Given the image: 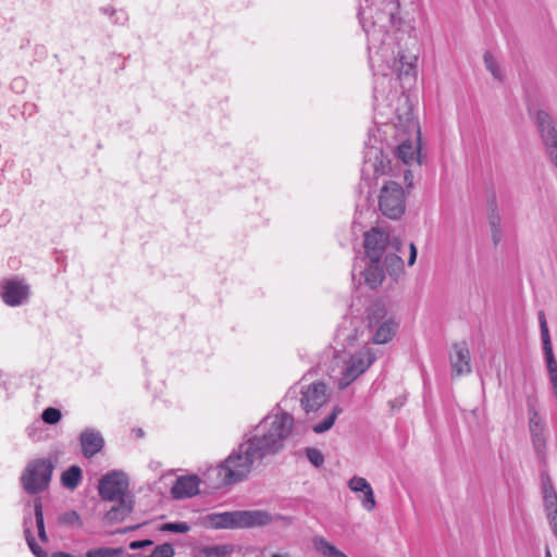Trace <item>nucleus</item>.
Segmentation results:
<instances>
[{
	"label": "nucleus",
	"mask_w": 557,
	"mask_h": 557,
	"mask_svg": "<svg viewBox=\"0 0 557 557\" xmlns=\"http://www.w3.org/2000/svg\"><path fill=\"white\" fill-rule=\"evenodd\" d=\"M124 553L122 547H101L89 549L86 552V557H117Z\"/></svg>",
	"instance_id": "473e14b6"
},
{
	"label": "nucleus",
	"mask_w": 557,
	"mask_h": 557,
	"mask_svg": "<svg viewBox=\"0 0 557 557\" xmlns=\"http://www.w3.org/2000/svg\"><path fill=\"white\" fill-rule=\"evenodd\" d=\"M28 437H30L34 441H37L40 436L37 435V433H40L39 426L36 424H33L26 429Z\"/></svg>",
	"instance_id": "c03bdc74"
},
{
	"label": "nucleus",
	"mask_w": 557,
	"mask_h": 557,
	"mask_svg": "<svg viewBox=\"0 0 557 557\" xmlns=\"http://www.w3.org/2000/svg\"><path fill=\"white\" fill-rule=\"evenodd\" d=\"M483 58H484V64H485L486 69L491 72V74L496 79L502 81L503 77H502L500 69H499V66L497 64V61L492 55V53L491 52H485Z\"/></svg>",
	"instance_id": "e433bc0d"
},
{
	"label": "nucleus",
	"mask_w": 557,
	"mask_h": 557,
	"mask_svg": "<svg viewBox=\"0 0 557 557\" xmlns=\"http://www.w3.org/2000/svg\"><path fill=\"white\" fill-rule=\"evenodd\" d=\"M135 500L134 496L122 497L117 504L112 506L103 516L106 524H115L124 521L134 510Z\"/></svg>",
	"instance_id": "a211bd4d"
},
{
	"label": "nucleus",
	"mask_w": 557,
	"mask_h": 557,
	"mask_svg": "<svg viewBox=\"0 0 557 557\" xmlns=\"http://www.w3.org/2000/svg\"><path fill=\"white\" fill-rule=\"evenodd\" d=\"M545 557H552L550 550L548 547L545 549Z\"/></svg>",
	"instance_id": "09e8293b"
},
{
	"label": "nucleus",
	"mask_w": 557,
	"mask_h": 557,
	"mask_svg": "<svg viewBox=\"0 0 557 557\" xmlns=\"http://www.w3.org/2000/svg\"><path fill=\"white\" fill-rule=\"evenodd\" d=\"M342 413V408L335 406L331 413H329L321 422L312 426V431L317 434L329 431L335 423L337 416Z\"/></svg>",
	"instance_id": "2f4dec72"
},
{
	"label": "nucleus",
	"mask_w": 557,
	"mask_h": 557,
	"mask_svg": "<svg viewBox=\"0 0 557 557\" xmlns=\"http://www.w3.org/2000/svg\"><path fill=\"white\" fill-rule=\"evenodd\" d=\"M24 535H25V539H26V542L32 550V553L36 556V557H48V554L47 552H45L36 542L33 533H32V524H33V519L30 517V513H28L27 516L24 517Z\"/></svg>",
	"instance_id": "bb28decb"
},
{
	"label": "nucleus",
	"mask_w": 557,
	"mask_h": 557,
	"mask_svg": "<svg viewBox=\"0 0 557 557\" xmlns=\"http://www.w3.org/2000/svg\"><path fill=\"white\" fill-rule=\"evenodd\" d=\"M59 523L65 527H77L81 528L83 525V522L81 520L79 515L75 510H69L66 512H63L59 517Z\"/></svg>",
	"instance_id": "72a5a7b5"
},
{
	"label": "nucleus",
	"mask_w": 557,
	"mask_h": 557,
	"mask_svg": "<svg viewBox=\"0 0 557 557\" xmlns=\"http://www.w3.org/2000/svg\"><path fill=\"white\" fill-rule=\"evenodd\" d=\"M399 250L388 249L382 258V267L391 276H397L404 268L403 259L397 255Z\"/></svg>",
	"instance_id": "b1692460"
},
{
	"label": "nucleus",
	"mask_w": 557,
	"mask_h": 557,
	"mask_svg": "<svg viewBox=\"0 0 557 557\" xmlns=\"http://www.w3.org/2000/svg\"><path fill=\"white\" fill-rule=\"evenodd\" d=\"M137 528H138V525H135V527H127V528H124V529L117 530V531H116V533H121V534H123V533H126V532H128V531L135 530V529H137Z\"/></svg>",
	"instance_id": "de8ad7c7"
},
{
	"label": "nucleus",
	"mask_w": 557,
	"mask_h": 557,
	"mask_svg": "<svg viewBox=\"0 0 557 557\" xmlns=\"http://www.w3.org/2000/svg\"><path fill=\"white\" fill-rule=\"evenodd\" d=\"M352 281L357 280L359 276V282L363 278L364 284L369 286L371 289H375L384 278V269L382 267V262H371L362 269L360 267L359 271L357 265L355 264L351 271Z\"/></svg>",
	"instance_id": "2eb2a0df"
},
{
	"label": "nucleus",
	"mask_w": 557,
	"mask_h": 557,
	"mask_svg": "<svg viewBox=\"0 0 557 557\" xmlns=\"http://www.w3.org/2000/svg\"><path fill=\"white\" fill-rule=\"evenodd\" d=\"M348 487L355 493H362L371 485L364 478L355 475L348 481Z\"/></svg>",
	"instance_id": "4c0bfd02"
},
{
	"label": "nucleus",
	"mask_w": 557,
	"mask_h": 557,
	"mask_svg": "<svg viewBox=\"0 0 557 557\" xmlns=\"http://www.w3.org/2000/svg\"><path fill=\"white\" fill-rule=\"evenodd\" d=\"M261 462L262 458L245 440L210 472L215 473L219 485H231L246 480L252 469Z\"/></svg>",
	"instance_id": "20e7f679"
},
{
	"label": "nucleus",
	"mask_w": 557,
	"mask_h": 557,
	"mask_svg": "<svg viewBox=\"0 0 557 557\" xmlns=\"http://www.w3.org/2000/svg\"><path fill=\"white\" fill-rule=\"evenodd\" d=\"M98 493L101 499L114 502L122 497L133 496L128 493V480L122 471H110L98 483Z\"/></svg>",
	"instance_id": "1a4fd4ad"
},
{
	"label": "nucleus",
	"mask_w": 557,
	"mask_h": 557,
	"mask_svg": "<svg viewBox=\"0 0 557 557\" xmlns=\"http://www.w3.org/2000/svg\"><path fill=\"white\" fill-rule=\"evenodd\" d=\"M53 557H75L69 553H64V552H57L53 554Z\"/></svg>",
	"instance_id": "49530a36"
},
{
	"label": "nucleus",
	"mask_w": 557,
	"mask_h": 557,
	"mask_svg": "<svg viewBox=\"0 0 557 557\" xmlns=\"http://www.w3.org/2000/svg\"><path fill=\"white\" fill-rule=\"evenodd\" d=\"M35 522L38 530V536L41 542H48V536L45 529L44 509L40 498H35L33 502Z\"/></svg>",
	"instance_id": "c756f323"
},
{
	"label": "nucleus",
	"mask_w": 557,
	"mask_h": 557,
	"mask_svg": "<svg viewBox=\"0 0 557 557\" xmlns=\"http://www.w3.org/2000/svg\"><path fill=\"white\" fill-rule=\"evenodd\" d=\"M375 355L370 347L363 346L354 351H336L335 362L337 369H333L334 380L338 389H345L363 374L374 362Z\"/></svg>",
	"instance_id": "39448f33"
},
{
	"label": "nucleus",
	"mask_w": 557,
	"mask_h": 557,
	"mask_svg": "<svg viewBox=\"0 0 557 557\" xmlns=\"http://www.w3.org/2000/svg\"><path fill=\"white\" fill-rule=\"evenodd\" d=\"M398 323L394 318L369 329L372 332V341L374 344H386L396 334Z\"/></svg>",
	"instance_id": "aec40b11"
},
{
	"label": "nucleus",
	"mask_w": 557,
	"mask_h": 557,
	"mask_svg": "<svg viewBox=\"0 0 557 557\" xmlns=\"http://www.w3.org/2000/svg\"><path fill=\"white\" fill-rule=\"evenodd\" d=\"M380 153H381V150L379 148H374V147L370 148L369 151L366 153L364 164H366V166L370 165L373 169L375 174L381 173V170L379 169L375 161L374 162L371 161V156H373L375 159H377V156Z\"/></svg>",
	"instance_id": "79ce46f5"
},
{
	"label": "nucleus",
	"mask_w": 557,
	"mask_h": 557,
	"mask_svg": "<svg viewBox=\"0 0 557 557\" xmlns=\"http://www.w3.org/2000/svg\"><path fill=\"white\" fill-rule=\"evenodd\" d=\"M394 318L386 309L382 301H374L367 309L368 327L373 329L375 325Z\"/></svg>",
	"instance_id": "4be33fe9"
},
{
	"label": "nucleus",
	"mask_w": 557,
	"mask_h": 557,
	"mask_svg": "<svg viewBox=\"0 0 557 557\" xmlns=\"http://www.w3.org/2000/svg\"><path fill=\"white\" fill-rule=\"evenodd\" d=\"M500 215L497 210L495 197L490 203L488 222L491 226L492 238L495 245L502 239Z\"/></svg>",
	"instance_id": "393cba45"
},
{
	"label": "nucleus",
	"mask_w": 557,
	"mask_h": 557,
	"mask_svg": "<svg viewBox=\"0 0 557 557\" xmlns=\"http://www.w3.org/2000/svg\"><path fill=\"white\" fill-rule=\"evenodd\" d=\"M62 418L60 409L54 407L46 408L41 413V419L45 423L53 425L57 424Z\"/></svg>",
	"instance_id": "c9c22d12"
},
{
	"label": "nucleus",
	"mask_w": 557,
	"mask_h": 557,
	"mask_svg": "<svg viewBox=\"0 0 557 557\" xmlns=\"http://www.w3.org/2000/svg\"><path fill=\"white\" fill-rule=\"evenodd\" d=\"M83 471L78 466H71L61 474V483L64 487L73 491L81 483Z\"/></svg>",
	"instance_id": "cd10ccee"
},
{
	"label": "nucleus",
	"mask_w": 557,
	"mask_h": 557,
	"mask_svg": "<svg viewBox=\"0 0 557 557\" xmlns=\"http://www.w3.org/2000/svg\"><path fill=\"white\" fill-rule=\"evenodd\" d=\"M190 530V525L187 522H166L161 524L160 531L171 533H186Z\"/></svg>",
	"instance_id": "f704fd0d"
},
{
	"label": "nucleus",
	"mask_w": 557,
	"mask_h": 557,
	"mask_svg": "<svg viewBox=\"0 0 557 557\" xmlns=\"http://www.w3.org/2000/svg\"><path fill=\"white\" fill-rule=\"evenodd\" d=\"M398 62L396 67H386L382 71H373V108L376 123L392 124L395 129V138L399 143L396 156L405 164L416 160L419 153L420 126L414 119L409 99L404 91H399L398 83L414 79L417 61L412 62V71L407 75L400 74Z\"/></svg>",
	"instance_id": "f03ea898"
},
{
	"label": "nucleus",
	"mask_w": 557,
	"mask_h": 557,
	"mask_svg": "<svg viewBox=\"0 0 557 557\" xmlns=\"http://www.w3.org/2000/svg\"><path fill=\"white\" fill-rule=\"evenodd\" d=\"M305 454H306V457L308 458V460L315 468H320L324 463V456L318 448H314V447L306 448Z\"/></svg>",
	"instance_id": "58836bf2"
},
{
	"label": "nucleus",
	"mask_w": 557,
	"mask_h": 557,
	"mask_svg": "<svg viewBox=\"0 0 557 557\" xmlns=\"http://www.w3.org/2000/svg\"><path fill=\"white\" fill-rule=\"evenodd\" d=\"M209 523L214 529H238L237 511H225L208 516Z\"/></svg>",
	"instance_id": "5701e85b"
},
{
	"label": "nucleus",
	"mask_w": 557,
	"mask_h": 557,
	"mask_svg": "<svg viewBox=\"0 0 557 557\" xmlns=\"http://www.w3.org/2000/svg\"><path fill=\"white\" fill-rule=\"evenodd\" d=\"M235 546L232 544L210 545L202 548L206 557H232Z\"/></svg>",
	"instance_id": "7c9ffc66"
},
{
	"label": "nucleus",
	"mask_w": 557,
	"mask_h": 557,
	"mask_svg": "<svg viewBox=\"0 0 557 557\" xmlns=\"http://www.w3.org/2000/svg\"><path fill=\"white\" fill-rule=\"evenodd\" d=\"M126 557H144L141 554H131V555H127Z\"/></svg>",
	"instance_id": "8fccbe9b"
},
{
	"label": "nucleus",
	"mask_w": 557,
	"mask_h": 557,
	"mask_svg": "<svg viewBox=\"0 0 557 557\" xmlns=\"http://www.w3.org/2000/svg\"><path fill=\"white\" fill-rule=\"evenodd\" d=\"M54 466L49 458H37L28 461L20 481L23 490L29 495H37L49 487Z\"/></svg>",
	"instance_id": "423d86ee"
},
{
	"label": "nucleus",
	"mask_w": 557,
	"mask_h": 557,
	"mask_svg": "<svg viewBox=\"0 0 557 557\" xmlns=\"http://www.w3.org/2000/svg\"><path fill=\"white\" fill-rule=\"evenodd\" d=\"M541 485L545 511L548 512L557 510V493L553 486L548 473L542 472Z\"/></svg>",
	"instance_id": "412c9836"
},
{
	"label": "nucleus",
	"mask_w": 557,
	"mask_h": 557,
	"mask_svg": "<svg viewBox=\"0 0 557 557\" xmlns=\"http://www.w3.org/2000/svg\"><path fill=\"white\" fill-rule=\"evenodd\" d=\"M313 547L322 557H348L323 536H315L313 539Z\"/></svg>",
	"instance_id": "a878e982"
},
{
	"label": "nucleus",
	"mask_w": 557,
	"mask_h": 557,
	"mask_svg": "<svg viewBox=\"0 0 557 557\" xmlns=\"http://www.w3.org/2000/svg\"><path fill=\"white\" fill-rule=\"evenodd\" d=\"M362 494L363 495L360 498L362 507L368 511H372L375 507V497L372 487L367 488Z\"/></svg>",
	"instance_id": "a19ab883"
},
{
	"label": "nucleus",
	"mask_w": 557,
	"mask_h": 557,
	"mask_svg": "<svg viewBox=\"0 0 557 557\" xmlns=\"http://www.w3.org/2000/svg\"><path fill=\"white\" fill-rule=\"evenodd\" d=\"M271 557H288L287 555H282V554H272Z\"/></svg>",
	"instance_id": "3c124183"
},
{
	"label": "nucleus",
	"mask_w": 557,
	"mask_h": 557,
	"mask_svg": "<svg viewBox=\"0 0 557 557\" xmlns=\"http://www.w3.org/2000/svg\"><path fill=\"white\" fill-rule=\"evenodd\" d=\"M379 208L383 215L397 220L406 210V197L403 186L394 181L386 182L379 196Z\"/></svg>",
	"instance_id": "0eeeda50"
},
{
	"label": "nucleus",
	"mask_w": 557,
	"mask_h": 557,
	"mask_svg": "<svg viewBox=\"0 0 557 557\" xmlns=\"http://www.w3.org/2000/svg\"><path fill=\"white\" fill-rule=\"evenodd\" d=\"M200 479L198 475H183L175 480L171 487L174 499H184L196 496L199 493Z\"/></svg>",
	"instance_id": "dca6fc26"
},
{
	"label": "nucleus",
	"mask_w": 557,
	"mask_h": 557,
	"mask_svg": "<svg viewBox=\"0 0 557 557\" xmlns=\"http://www.w3.org/2000/svg\"><path fill=\"white\" fill-rule=\"evenodd\" d=\"M293 426L294 417L282 411L263 418L246 441L263 460L284 448V442L292 433Z\"/></svg>",
	"instance_id": "7ed1b4c3"
},
{
	"label": "nucleus",
	"mask_w": 557,
	"mask_h": 557,
	"mask_svg": "<svg viewBox=\"0 0 557 557\" xmlns=\"http://www.w3.org/2000/svg\"><path fill=\"white\" fill-rule=\"evenodd\" d=\"M401 242L398 237L379 228H372L364 234V251L369 261L382 262L383 255L388 250H400Z\"/></svg>",
	"instance_id": "6e6552de"
},
{
	"label": "nucleus",
	"mask_w": 557,
	"mask_h": 557,
	"mask_svg": "<svg viewBox=\"0 0 557 557\" xmlns=\"http://www.w3.org/2000/svg\"><path fill=\"white\" fill-rule=\"evenodd\" d=\"M417 248L413 243L410 244V255L408 259V265H413L417 260Z\"/></svg>",
	"instance_id": "a18cd8bd"
},
{
	"label": "nucleus",
	"mask_w": 557,
	"mask_h": 557,
	"mask_svg": "<svg viewBox=\"0 0 557 557\" xmlns=\"http://www.w3.org/2000/svg\"><path fill=\"white\" fill-rule=\"evenodd\" d=\"M153 542L151 540H138V541H132L128 545V547L133 550L141 549L148 546H151Z\"/></svg>",
	"instance_id": "37998d69"
},
{
	"label": "nucleus",
	"mask_w": 557,
	"mask_h": 557,
	"mask_svg": "<svg viewBox=\"0 0 557 557\" xmlns=\"http://www.w3.org/2000/svg\"><path fill=\"white\" fill-rule=\"evenodd\" d=\"M300 404L306 413L320 409L329 399L326 385L322 382H314L301 392Z\"/></svg>",
	"instance_id": "f8f14e48"
},
{
	"label": "nucleus",
	"mask_w": 557,
	"mask_h": 557,
	"mask_svg": "<svg viewBox=\"0 0 557 557\" xmlns=\"http://www.w3.org/2000/svg\"><path fill=\"white\" fill-rule=\"evenodd\" d=\"M99 11L107 15L114 25H125L128 21V14L124 9H117L109 4L101 7Z\"/></svg>",
	"instance_id": "c85d7f7f"
},
{
	"label": "nucleus",
	"mask_w": 557,
	"mask_h": 557,
	"mask_svg": "<svg viewBox=\"0 0 557 557\" xmlns=\"http://www.w3.org/2000/svg\"><path fill=\"white\" fill-rule=\"evenodd\" d=\"M529 429L533 448L537 457L544 459L546 449L545 424L542 422L534 406H529Z\"/></svg>",
	"instance_id": "ddd939ff"
},
{
	"label": "nucleus",
	"mask_w": 557,
	"mask_h": 557,
	"mask_svg": "<svg viewBox=\"0 0 557 557\" xmlns=\"http://www.w3.org/2000/svg\"><path fill=\"white\" fill-rule=\"evenodd\" d=\"M29 288L18 281H7L2 288V299L11 307L21 306L28 297Z\"/></svg>",
	"instance_id": "f3484780"
},
{
	"label": "nucleus",
	"mask_w": 557,
	"mask_h": 557,
	"mask_svg": "<svg viewBox=\"0 0 557 557\" xmlns=\"http://www.w3.org/2000/svg\"><path fill=\"white\" fill-rule=\"evenodd\" d=\"M455 354L451 356V370L456 375L471 372L470 352L465 344L454 345Z\"/></svg>",
	"instance_id": "6ab92c4d"
},
{
	"label": "nucleus",
	"mask_w": 557,
	"mask_h": 557,
	"mask_svg": "<svg viewBox=\"0 0 557 557\" xmlns=\"http://www.w3.org/2000/svg\"><path fill=\"white\" fill-rule=\"evenodd\" d=\"M539 322L546 368L552 384L553 394L557 398V361L554 356L549 330L543 311L539 312Z\"/></svg>",
	"instance_id": "9d476101"
},
{
	"label": "nucleus",
	"mask_w": 557,
	"mask_h": 557,
	"mask_svg": "<svg viewBox=\"0 0 557 557\" xmlns=\"http://www.w3.org/2000/svg\"><path fill=\"white\" fill-rule=\"evenodd\" d=\"M237 528L248 529L256 527H265L274 521L286 520L282 515H272L262 509L236 510Z\"/></svg>",
	"instance_id": "9b49d317"
},
{
	"label": "nucleus",
	"mask_w": 557,
	"mask_h": 557,
	"mask_svg": "<svg viewBox=\"0 0 557 557\" xmlns=\"http://www.w3.org/2000/svg\"><path fill=\"white\" fill-rule=\"evenodd\" d=\"M149 557H174V548L169 543L158 545L153 548Z\"/></svg>",
	"instance_id": "ea45409f"
},
{
	"label": "nucleus",
	"mask_w": 557,
	"mask_h": 557,
	"mask_svg": "<svg viewBox=\"0 0 557 557\" xmlns=\"http://www.w3.org/2000/svg\"><path fill=\"white\" fill-rule=\"evenodd\" d=\"M78 441L82 455L87 459L96 456L104 447V438L102 434L92 428H86L84 431H82Z\"/></svg>",
	"instance_id": "4468645a"
},
{
	"label": "nucleus",
	"mask_w": 557,
	"mask_h": 557,
	"mask_svg": "<svg viewBox=\"0 0 557 557\" xmlns=\"http://www.w3.org/2000/svg\"><path fill=\"white\" fill-rule=\"evenodd\" d=\"M398 0H360L358 20L367 35L369 64L372 71L400 65V74L412 71L419 48L414 37L400 29Z\"/></svg>",
	"instance_id": "f257e3e1"
}]
</instances>
